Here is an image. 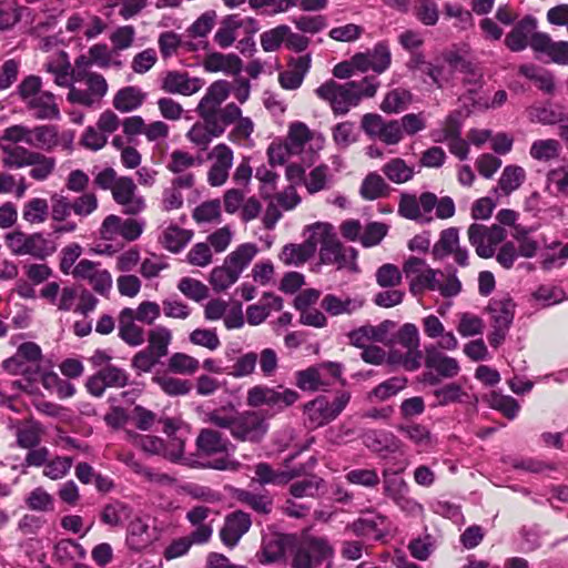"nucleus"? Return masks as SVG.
I'll return each mask as SVG.
<instances>
[{"mask_svg":"<svg viewBox=\"0 0 568 568\" xmlns=\"http://www.w3.org/2000/svg\"><path fill=\"white\" fill-rule=\"evenodd\" d=\"M311 55L298 57L290 63L287 70L278 74V82L285 90L298 89L311 68Z\"/></svg>","mask_w":568,"mask_h":568,"instance_id":"32","label":"nucleus"},{"mask_svg":"<svg viewBox=\"0 0 568 568\" xmlns=\"http://www.w3.org/2000/svg\"><path fill=\"white\" fill-rule=\"evenodd\" d=\"M351 400V393L343 390L335 395L333 400L326 396H317L303 406L305 423L311 428L325 426L336 419Z\"/></svg>","mask_w":568,"mask_h":568,"instance_id":"5","label":"nucleus"},{"mask_svg":"<svg viewBox=\"0 0 568 568\" xmlns=\"http://www.w3.org/2000/svg\"><path fill=\"white\" fill-rule=\"evenodd\" d=\"M244 22L253 23V19H243L239 14L227 16L214 36L215 42L221 48L230 47L237 38V30L243 27Z\"/></svg>","mask_w":568,"mask_h":568,"instance_id":"44","label":"nucleus"},{"mask_svg":"<svg viewBox=\"0 0 568 568\" xmlns=\"http://www.w3.org/2000/svg\"><path fill=\"white\" fill-rule=\"evenodd\" d=\"M305 244H310L313 247L315 254L318 245L321 247L327 246L337 235L332 224L326 222H316L310 224L304 230Z\"/></svg>","mask_w":568,"mask_h":568,"instance_id":"41","label":"nucleus"},{"mask_svg":"<svg viewBox=\"0 0 568 568\" xmlns=\"http://www.w3.org/2000/svg\"><path fill=\"white\" fill-rule=\"evenodd\" d=\"M204 69L209 72H223L236 75L242 70V61L236 54H224L213 52L207 54L203 62Z\"/></svg>","mask_w":568,"mask_h":568,"instance_id":"36","label":"nucleus"},{"mask_svg":"<svg viewBox=\"0 0 568 568\" xmlns=\"http://www.w3.org/2000/svg\"><path fill=\"white\" fill-rule=\"evenodd\" d=\"M42 352L38 344L26 342L19 345L16 354L2 362V367L11 375H22L27 384L14 382L19 388L28 392L31 383L43 376Z\"/></svg>","mask_w":568,"mask_h":568,"instance_id":"4","label":"nucleus"},{"mask_svg":"<svg viewBox=\"0 0 568 568\" xmlns=\"http://www.w3.org/2000/svg\"><path fill=\"white\" fill-rule=\"evenodd\" d=\"M159 85L168 94L190 97L203 88L204 81L196 77H190L187 72L169 70L161 73Z\"/></svg>","mask_w":568,"mask_h":568,"instance_id":"18","label":"nucleus"},{"mask_svg":"<svg viewBox=\"0 0 568 568\" xmlns=\"http://www.w3.org/2000/svg\"><path fill=\"white\" fill-rule=\"evenodd\" d=\"M47 72L53 74L54 83L59 87L69 88L72 83L71 63L68 54L63 51L54 54L48 62L44 63Z\"/></svg>","mask_w":568,"mask_h":568,"instance_id":"40","label":"nucleus"},{"mask_svg":"<svg viewBox=\"0 0 568 568\" xmlns=\"http://www.w3.org/2000/svg\"><path fill=\"white\" fill-rule=\"evenodd\" d=\"M132 508L126 504L114 500L104 505L101 510V521L110 527L122 526L123 523L131 518Z\"/></svg>","mask_w":568,"mask_h":568,"instance_id":"51","label":"nucleus"},{"mask_svg":"<svg viewBox=\"0 0 568 568\" xmlns=\"http://www.w3.org/2000/svg\"><path fill=\"white\" fill-rule=\"evenodd\" d=\"M331 182L332 175L329 173V168L325 164H321L308 173L305 179V187L310 194H315L328 189Z\"/></svg>","mask_w":568,"mask_h":568,"instance_id":"59","label":"nucleus"},{"mask_svg":"<svg viewBox=\"0 0 568 568\" xmlns=\"http://www.w3.org/2000/svg\"><path fill=\"white\" fill-rule=\"evenodd\" d=\"M268 432L266 416L260 410H245L235 414L232 437L236 440L257 444Z\"/></svg>","mask_w":568,"mask_h":568,"instance_id":"12","label":"nucleus"},{"mask_svg":"<svg viewBox=\"0 0 568 568\" xmlns=\"http://www.w3.org/2000/svg\"><path fill=\"white\" fill-rule=\"evenodd\" d=\"M561 145L556 139H539L531 143L529 155L540 162H549L559 156Z\"/></svg>","mask_w":568,"mask_h":568,"instance_id":"55","label":"nucleus"},{"mask_svg":"<svg viewBox=\"0 0 568 568\" xmlns=\"http://www.w3.org/2000/svg\"><path fill=\"white\" fill-rule=\"evenodd\" d=\"M413 13L422 24L427 27L435 26L439 19V9L434 0H415Z\"/></svg>","mask_w":568,"mask_h":568,"instance_id":"61","label":"nucleus"},{"mask_svg":"<svg viewBox=\"0 0 568 568\" xmlns=\"http://www.w3.org/2000/svg\"><path fill=\"white\" fill-rule=\"evenodd\" d=\"M399 432L422 449H428L434 445V438L429 429L424 425L410 424L400 426Z\"/></svg>","mask_w":568,"mask_h":568,"instance_id":"63","label":"nucleus"},{"mask_svg":"<svg viewBox=\"0 0 568 568\" xmlns=\"http://www.w3.org/2000/svg\"><path fill=\"white\" fill-rule=\"evenodd\" d=\"M145 222L138 219H122L119 215H108L99 230L100 237L103 241H116L122 239L124 242H134L143 233Z\"/></svg>","mask_w":568,"mask_h":568,"instance_id":"13","label":"nucleus"},{"mask_svg":"<svg viewBox=\"0 0 568 568\" xmlns=\"http://www.w3.org/2000/svg\"><path fill=\"white\" fill-rule=\"evenodd\" d=\"M152 541V535L148 520L136 516L132 518L126 527V545L133 550H141Z\"/></svg>","mask_w":568,"mask_h":568,"instance_id":"38","label":"nucleus"},{"mask_svg":"<svg viewBox=\"0 0 568 568\" xmlns=\"http://www.w3.org/2000/svg\"><path fill=\"white\" fill-rule=\"evenodd\" d=\"M68 89L67 100L70 103L85 108H95L101 104L106 95L109 85L105 78L97 73L72 81Z\"/></svg>","mask_w":568,"mask_h":568,"instance_id":"6","label":"nucleus"},{"mask_svg":"<svg viewBox=\"0 0 568 568\" xmlns=\"http://www.w3.org/2000/svg\"><path fill=\"white\" fill-rule=\"evenodd\" d=\"M412 94L405 89L389 91L382 101L381 109L385 113H399L410 103Z\"/></svg>","mask_w":568,"mask_h":568,"instance_id":"58","label":"nucleus"},{"mask_svg":"<svg viewBox=\"0 0 568 568\" xmlns=\"http://www.w3.org/2000/svg\"><path fill=\"white\" fill-rule=\"evenodd\" d=\"M434 260L442 261L453 255L459 266L468 265L469 252L459 244V232L457 227H448L440 232L438 241L432 248Z\"/></svg>","mask_w":568,"mask_h":568,"instance_id":"17","label":"nucleus"},{"mask_svg":"<svg viewBox=\"0 0 568 568\" xmlns=\"http://www.w3.org/2000/svg\"><path fill=\"white\" fill-rule=\"evenodd\" d=\"M72 276L77 280L88 281L92 288L100 295H106L112 288L110 272L101 267L100 263L83 258L72 270Z\"/></svg>","mask_w":568,"mask_h":568,"instance_id":"16","label":"nucleus"},{"mask_svg":"<svg viewBox=\"0 0 568 568\" xmlns=\"http://www.w3.org/2000/svg\"><path fill=\"white\" fill-rule=\"evenodd\" d=\"M202 122H195L186 132V139L200 150L204 151L213 139L224 134L227 126L213 118H201Z\"/></svg>","mask_w":568,"mask_h":568,"instance_id":"23","label":"nucleus"},{"mask_svg":"<svg viewBox=\"0 0 568 568\" xmlns=\"http://www.w3.org/2000/svg\"><path fill=\"white\" fill-rule=\"evenodd\" d=\"M467 236L476 254L481 258L493 257L496 247L506 237V231L498 224L490 226L473 223L468 226Z\"/></svg>","mask_w":568,"mask_h":568,"instance_id":"11","label":"nucleus"},{"mask_svg":"<svg viewBox=\"0 0 568 568\" xmlns=\"http://www.w3.org/2000/svg\"><path fill=\"white\" fill-rule=\"evenodd\" d=\"M382 172L395 184L406 183L415 175L414 166L408 165L405 160L400 158H394L386 162L382 168Z\"/></svg>","mask_w":568,"mask_h":568,"instance_id":"52","label":"nucleus"},{"mask_svg":"<svg viewBox=\"0 0 568 568\" xmlns=\"http://www.w3.org/2000/svg\"><path fill=\"white\" fill-rule=\"evenodd\" d=\"M31 146L44 151H52L59 144H63L67 150L71 149L73 134L63 133L59 135L58 128L54 125H38L31 129Z\"/></svg>","mask_w":568,"mask_h":568,"instance_id":"25","label":"nucleus"},{"mask_svg":"<svg viewBox=\"0 0 568 568\" xmlns=\"http://www.w3.org/2000/svg\"><path fill=\"white\" fill-rule=\"evenodd\" d=\"M16 427V437L17 444L22 448H33L36 447L43 434L42 426L40 423L33 419H27L23 422H18Z\"/></svg>","mask_w":568,"mask_h":568,"instance_id":"45","label":"nucleus"},{"mask_svg":"<svg viewBox=\"0 0 568 568\" xmlns=\"http://www.w3.org/2000/svg\"><path fill=\"white\" fill-rule=\"evenodd\" d=\"M527 115L531 122L542 125H561L568 120V115L561 108L550 105H532L527 109Z\"/></svg>","mask_w":568,"mask_h":568,"instance_id":"43","label":"nucleus"},{"mask_svg":"<svg viewBox=\"0 0 568 568\" xmlns=\"http://www.w3.org/2000/svg\"><path fill=\"white\" fill-rule=\"evenodd\" d=\"M257 253V247L253 243H244L237 246L225 257V263L240 276L250 265Z\"/></svg>","mask_w":568,"mask_h":568,"instance_id":"49","label":"nucleus"},{"mask_svg":"<svg viewBox=\"0 0 568 568\" xmlns=\"http://www.w3.org/2000/svg\"><path fill=\"white\" fill-rule=\"evenodd\" d=\"M230 446L231 444L226 438L210 428L202 429L196 438V448L201 455L224 454L209 464V467L217 470H239L241 464L227 454Z\"/></svg>","mask_w":568,"mask_h":568,"instance_id":"8","label":"nucleus"},{"mask_svg":"<svg viewBox=\"0 0 568 568\" xmlns=\"http://www.w3.org/2000/svg\"><path fill=\"white\" fill-rule=\"evenodd\" d=\"M423 331L428 338H438L437 345L445 351H455L458 339L452 331H445V326L436 315H427L422 321Z\"/></svg>","mask_w":568,"mask_h":568,"instance_id":"29","label":"nucleus"},{"mask_svg":"<svg viewBox=\"0 0 568 568\" xmlns=\"http://www.w3.org/2000/svg\"><path fill=\"white\" fill-rule=\"evenodd\" d=\"M6 243L14 255H32L37 258H45L57 250L54 242L42 233L26 234L13 231L6 235Z\"/></svg>","mask_w":568,"mask_h":568,"instance_id":"9","label":"nucleus"},{"mask_svg":"<svg viewBox=\"0 0 568 568\" xmlns=\"http://www.w3.org/2000/svg\"><path fill=\"white\" fill-rule=\"evenodd\" d=\"M126 439L143 453L150 456H161L164 449V439L154 435H141L133 430L125 432Z\"/></svg>","mask_w":568,"mask_h":568,"instance_id":"53","label":"nucleus"},{"mask_svg":"<svg viewBox=\"0 0 568 568\" xmlns=\"http://www.w3.org/2000/svg\"><path fill=\"white\" fill-rule=\"evenodd\" d=\"M286 141L293 153L300 154L306 146L312 152L321 150L324 146L325 139L320 132L313 131L305 123L296 121L290 124Z\"/></svg>","mask_w":568,"mask_h":568,"instance_id":"21","label":"nucleus"},{"mask_svg":"<svg viewBox=\"0 0 568 568\" xmlns=\"http://www.w3.org/2000/svg\"><path fill=\"white\" fill-rule=\"evenodd\" d=\"M313 256V247L303 242L301 244H286L280 254V260L286 265L298 266Z\"/></svg>","mask_w":568,"mask_h":568,"instance_id":"56","label":"nucleus"},{"mask_svg":"<svg viewBox=\"0 0 568 568\" xmlns=\"http://www.w3.org/2000/svg\"><path fill=\"white\" fill-rule=\"evenodd\" d=\"M111 193L114 202L122 206L124 214L138 215L145 210V200L139 194L136 184L129 176H120Z\"/></svg>","mask_w":568,"mask_h":568,"instance_id":"19","label":"nucleus"},{"mask_svg":"<svg viewBox=\"0 0 568 568\" xmlns=\"http://www.w3.org/2000/svg\"><path fill=\"white\" fill-rule=\"evenodd\" d=\"M403 273L414 296L423 295L426 291H437L443 297H454L462 291V283L456 273H449L445 281L440 282L437 276H444V273L432 268L425 260L417 256H409L404 262Z\"/></svg>","mask_w":568,"mask_h":568,"instance_id":"2","label":"nucleus"},{"mask_svg":"<svg viewBox=\"0 0 568 568\" xmlns=\"http://www.w3.org/2000/svg\"><path fill=\"white\" fill-rule=\"evenodd\" d=\"M0 148L3 153L2 163L8 169H21L31 165L37 153L12 143L0 144Z\"/></svg>","mask_w":568,"mask_h":568,"instance_id":"42","label":"nucleus"},{"mask_svg":"<svg viewBox=\"0 0 568 568\" xmlns=\"http://www.w3.org/2000/svg\"><path fill=\"white\" fill-rule=\"evenodd\" d=\"M172 342V332L165 326L158 325L149 331L148 349L160 358L169 354V346Z\"/></svg>","mask_w":568,"mask_h":568,"instance_id":"54","label":"nucleus"},{"mask_svg":"<svg viewBox=\"0 0 568 568\" xmlns=\"http://www.w3.org/2000/svg\"><path fill=\"white\" fill-rule=\"evenodd\" d=\"M255 480L262 485H285L292 479L298 477L303 473V468L278 469L275 470L267 463H258L255 465Z\"/></svg>","mask_w":568,"mask_h":568,"instance_id":"31","label":"nucleus"},{"mask_svg":"<svg viewBox=\"0 0 568 568\" xmlns=\"http://www.w3.org/2000/svg\"><path fill=\"white\" fill-rule=\"evenodd\" d=\"M488 311L495 326L509 328L514 318V303L509 297L493 298Z\"/></svg>","mask_w":568,"mask_h":568,"instance_id":"47","label":"nucleus"},{"mask_svg":"<svg viewBox=\"0 0 568 568\" xmlns=\"http://www.w3.org/2000/svg\"><path fill=\"white\" fill-rule=\"evenodd\" d=\"M357 251L351 246H344L337 236L325 247H320V260L325 265H335L337 270L357 272Z\"/></svg>","mask_w":568,"mask_h":568,"instance_id":"20","label":"nucleus"},{"mask_svg":"<svg viewBox=\"0 0 568 568\" xmlns=\"http://www.w3.org/2000/svg\"><path fill=\"white\" fill-rule=\"evenodd\" d=\"M331 381L325 378L323 368L310 367L296 373V386L302 390L317 392L331 385Z\"/></svg>","mask_w":568,"mask_h":568,"instance_id":"46","label":"nucleus"},{"mask_svg":"<svg viewBox=\"0 0 568 568\" xmlns=\"http://www.w3.org/2000/svg\"><path fill=\"white\" fill-rule=\"evenodd\" d=\"M396 343L404 348V353L392 349L388 359L392 364L400 365L406 371L414 372L420 367L422 352L419 351V333L415 324H404L397 335Z\"/></svg>","mask_w":568,"mask_h":568,"instance_id":"7","label":"nucleus"},{"mask_svg":"<svg viewBox=\"0 0 568 568\" xmlns=\"http://www.w3.org/2000/svg\"><path fill=\"white\" fill-rule=\"evenodd\" d=\"M129 379L130 375L124 368L108 364L88 378L85 387L92 396L101 397L106 388L125 387Z\"/></svg>","mask_w":568,"mask_h":568,"instance_id":"14","label":"nucleus"},{"mask_svg":"<svg viewBox=\"0 0 568 568\" xmlns=\"http://www.w3.org/2000/svg\"><path fill=\"white\" fill-rule=\"evenodd\" d=\"M185 442L186 438L183 435L168 437V440H164L162 457L174 464H187V458L184 455Z\"/></svg>","mask_w":568,"mask_h":568,"instance_id":"64","label":"nucleus"},{"mask_svg":"<svg viewBox=\"0 0 568 568\" xmlns=\"http://www.w3.org/2000/svg\"><path fill=\"white\" fill-rule=\"evenodd\" d=\"M39 120H58L60 110L55 102V95L49 91H42L26 105Z\"/></svg>","mask_w":568,"mask_h":568,"instance_id":"39","label":"nucleus"},{"mask_svg":"<svg viewBox=\"0 0 568 568\" xmlns=\"http://www.w3.org/2000/svg\"><path fill=\"white\" fill-rule=\"evenodd\" d=\"M407 385V378L402 376L390 377L387 381L378 384L369 393L371 398H375L379 402L387 400L403 390Z\"/></svg>","mask_w":568,"mask_h":568,"instance_id":"60","label":"nucleus"},{"mask_svg":"<svg viewBox=\"0 0 568 568\" xmlns=\"http://www.w3.org/2000/svg\"><path fill=\"white\" fill-rule=\"evenodd\" d=\"M49 217V204L45 199L33 197L22 209V219L29 224H42Z\"/></svg>","mask_w":568,"mask_h":568,"instance_id":"57","label":"nucleus"},{"mask_svg":"<svg viewBox=\"0 0 568 568\" xmlns=\"http://www.w3.org/2000/svg\"><path fill=\"white\" fill-rule=\"evenodd\" d=\"M193 232L180 227L176 224H169L163 227L159 235V243L171 253L181 252L192 240Z\"/></svg>","mask_w":568,"mask_h":568,"instance_id":"34","label":"nucleus"},{"mask_svg":"<svg viewBox=\"0 0 568 568\" xmlns=\"http://www.w3.org/2000/svg\"><path fill=\"white\" fill-rule=\"evenodd\" d=\"M384 495L404 513L416 516L424 510L423 506L409 496V486L407 481L398 476V471L390 473L388 469L383 471Z\"/></svg>","mask_w":568,"mask_h":568,"instance_id":"10","label":"nucleus"},{"mask_svg":"<svg viewBox=\"0 0 568 568\" xmlns=\"http://www.w3.org/2000/svg\"><path fill=\"white\" fill-rule=\"evenodd\" d=\"M392 62V54L387 43L378 42L373 50L359 52L353 55V63L357 71L367 72L369 70L377 74L385 72Z\"/></svg>","mask_w":568,"mask_h":568,"instance_id":"22","label":"nucleus"},{"mask_svg":"<svg viewBox=\"0 0 568 568\" xmlns=\"http://www.w3.org/2000/svg\"><path fill=\"white\" fill-rule=\"evenodd\" d=\"M364 445L374 453L386 457L402 448V442L392 433L385 430H368L363 436Z\"/></svg>","mask_w":568,"mask_h":568,"instance_id":"30","label":"nucleus"},{"mask_svg":"<svg viewBox=\"0 0 568 568\" xmlns=\"http://www.w3.org/2000/svg\"><path fill=\"white\" fill-rule=\"evenodd\" d=\"M364 306V300L359 296L342 297L335 294H326L321 301V307L331 316L351 315Z\"/></svg>","mask_w":568,"mask_h":568,"instance_id":"33","label":"nucleus"},{"mask_svg":"<svg viewBox=\"0 0 568 568\" xmlns=\"http://www.w3.org/2000/svg\"><path fill=\"white\" fill-rule=\"evenodd\" d=\"M389 185L384 178L376 172H372L363 180L359 194L364 200L374 201L388 195Z\"/></svg>","mask_w":568,"mask_h":568,"instance_id":"48","label":"nucleus"},{"mask_svg":"<svg viewBox=\"0 0 568 568\" xmlns=\"http://www.w3.org/2000/svg\"><path fill=\"white\" fill-rule=\"evenodd\" d=\"M526 181V171L520 165H506L498 179L494 193L508 196L517 191Z\"/></svg>","mask_w":568,"mask_h":568,"instance_id":"35","label":"nucleus"},{"mask_svg":"<svg viewBox=\"0 0 568 568\" xmlns=\"http://www.w3.org/2000/svg\"><path fill=\"white\" fill-rule=\"evenodd\" d=\"M207 160L211 162L207 171V183L213 187L224 185L233 166V150L225 143H219L207 153Z\"/></svg>","mask_w":568,"mask_h":568,"instance_id":"15","label":"nucleus"},{"mask_svg":"<svg viewBox=\"0 0 568 568\" xmlns=\"http://www.w3.org/2000/svg\"><path fill=\"white\" fill-rule=\"evenodd\" d=\"M386 327L379 326H362L349 333V343L356 347L365 348L369 346L371 342H384L386 336Z\"/></svg>","mask_w":568,"mask_h":568,"instance_id":"50","label":"nucleus"},{"mask_svg":"<svg viewBox=\"0 0 568 568\" xmlns=\"http://www.w3.org/2000/svg\"><path fill=\"white\" fill-rule=\"evenodd\" d=\"M146 93L138 87H125L120 89L113 97L112 105L121 113H129L138 110L145 101Z\"/></svg>","mask_w":568,"mask_h":568,"instance_id":"37","label":"nucleus"},{"mask_svg":"<svg viewBox=\"0 0 568 568\" xmlns=\"http://www.w3.org/2000/svg\"><path fill=\"white\" fill-rule=\"evenodd\" d=\"M438 346L425 347V366L435 371L443 378H453L459 374L460 366L454 357L447 356Z\"/></svg>","mask_w":568,"mask_h":568,"instance_id":"28","label":"nucleus"},{"mask_svg":"<svg viewBox=\"0 0 568 568\" xmlns=\"http://www.w3.org/2000/svg\"><path fill=\"white\" fill-rule=\"evenodd\" d=\"M231 85L225 80L214 81L200 100L196 112L200 118H213L224 124H232L240 116V106L234 102L221 104L229 98Z\"/></svg>","mask_w":568,"mask_h":568,"instance_id":"3","label":"nucleus"},{"mask_svg":"<svg viewBox=\"0 0 568 568\" xmlns=\"http://www.w3.org/2000/svg\"><path fill=\"white\" fill-rule=\"evenodd\" d=\"M534 52L559 65H568V41H555L548 33L536 34L531 43Z\"/></svg>","mask_w":568,"mask_h":568,"instance_id":"27","label":"nucleus"},{"mask_svg":"<svg viewBox=\"0 0 568 568\" xmlns=\"http://www.w3.org/2000/svg\"><path fill=\"white\" fill-rule=\"evenodd\" d=\"M537 29V19L526 16L519 20L505 38L506 47L513 52H520L531 43L536 34H542Z\"/></svg>","mask_w":568,"mask_h":568,"instance_id":"24","label":"nucleus"},{"mask_svg":"<svg viewBox=\"0 0 568 568\" xmlns=\"http://www.w3.org/2000/svg\"><path fill=\"white\" fill-rule=\"evenodd\" d=\"M192 217L197 224L219 223L221 219L220 200H210L201 203L193 210Z\"/></svg>","mask_w":568,"mask_h":568,"instance_id":"62","label":"nucleus"},{"mask_svg":"<svg viewBox=\"0 0 568 568\" xmlns=\"http://www.w3.org/2000/svg\"><path fill=\"white\" fill-rule=\"evenodd\" d=\"M379 88L375 77H364L359 81L339 83L327 80L315 89L318 99L327 103L335 115H345L363 99L373 98Z\"/></svg>","mask_w":568,"mask_h":568,"instance_id":"1","label":"nucleus"},{"mask_svg":"<svg viewBox=\"0 0 568 568\" xmlns=\"http://www.w3.org/2000/svg\"><path fill=\"white\" fill-rule=\"evenodd\" d=\"M251 525L252 521L248 514L241 510L229 514L220 530V538L222 542L226 547H235L240 539L248 531Z\"/></svg>","mask_w":568,"mask_h":568,"instance_id":"26","label":"nucleus"}]
</instances>
